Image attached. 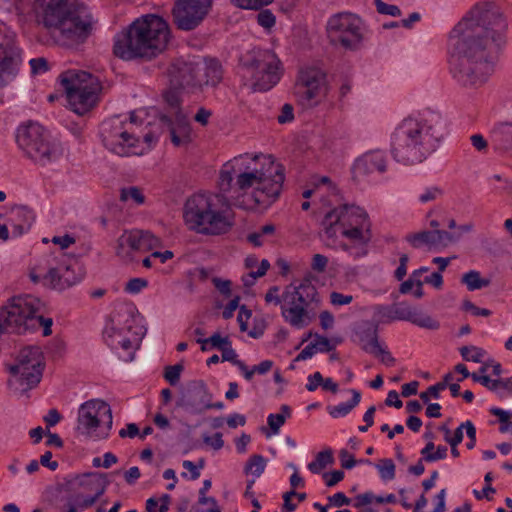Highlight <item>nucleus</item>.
<instances>
[{
  "instance_id": "37998d69",
  "label": "nucleus",
  "mask_w": 512,
  "mask_h": 512,
  "mask_svg": "<svg viewBox=\"0 0 512 512\" xmlns=\"http://www.w3.org/2000/svg\"><path fill=\"white\" fill-rule=\"evenodd\" d=\"M266 460L263 456L254 454L247 461L244 467L245 474H253L256 477H259L265 470Z\"/></svg>"
},
{
  "instance_id": "bb28decb",
  "label": "nucleus",
  "mask_w": 512,
  "mask_h": 512,
  "mask_svg": "<svg viewBox=\"0 0 512 512\" xmlns=\"http://www.w3.org/2000/svg\"><path fill=\"white\" fill-rule=\"evenodd\" d=\"M355 337L361 349L371 354L380 345L378 337V324L362 321L355 328Z\"/></svg>"
},
{
  "instance_id": "39448f33",
  "label": "nucleus",
  "mask_w": 512,
  "mask_h": 512,
  "mask_svg": "<svg viewBox=\"0 0 512 512\" xmlns=\"http://www.w3.org/2000/svg\"><path fill=\"white\" fill-rule=\"evenodd\" d=\"M279 287L272 286L265 295L267 303L281 304V315L293 328L303 329L314 319L313 305L320 302L319 293L311 280L304 279L298 285L290 284L279 295Z\"/></svg>"
},
{
  "instance_id": "ddd939ff",
  "label": "nucleus",
  "mask_w": 512,
  "mask_h": 512,
  "mask_svg": "<svg viewBox=\"0 0 512 512\" xmlns=\"http://www.w3.org/2000/svg\"><path fill=\"white\" fill-rule=\"evenodd\" d=\"M330 90L327 75L316 67H308L299 72L295 85L297 102L305 109L318 106Z\"/></svg>"
},
{
  "instance_id": "f704fd0d",
  "label": "nucleus",
  "mask_w": 512,
  "mask_h": 512,
  "mask_svg": "<svg viewBox=\"0 0 512 512\" xmlns=\"http://www.w3.org/2000/svg\"><path fill=\"white\" fill-rule=\"evenodd\" d=\"M235 166H237V164L234 163L233 159L227 162L220 171L219 187L221 191L225 193L231 191L232 189L235 190L233 183V179L235 177Z\"/></svg>"
},
{
  "instance_id": "680f3d73",
  "label": "nucleus",
  "mask_w": 512,
  "mask_h": 512,
  "mask_svg": "<svg viewBox=\"0 0 512 512\" xmlns=\"http://www.w3.org/2000/svg\"><path fill=\"white\" fill-rule=\"evenodd\" d=\"M463 309L465 311H470L472 312L473 315L475 316H484V317H488L491 315V311L486 309V308H479L477 307L476 305H474L471 301L469 300H465L463 302Z\"/></svg>"
},
{
  "instance_id": "bf43d9fd",
  "label": "nucleus",
  "mask_w": 512,
  "mask_h": 512,
  "mask_svg": "<svg viewBox=\"0 0 512 512\" xmlns=\"http://www.w3.org/2000/svg\"><path fill=\"white\" fill-rule=\"evenodd\" d=\"M294 109L291 104H284L281 108L277 120L280 124L291 122L294 119Z\"/></svg>"
},
{
  "instance_id": "a19ab883",
  "label": "nucleus",
  "mask_w": 512,
  "mask_h": 512,
  "mask_svg": "<svg viewBox=\"0 0 512 512\" xmlns=\"http://www.w3.org/2000/svg\"><path fill=\"white\" fill-rule=\"evenodd\" d=\"M204 73L202 77L204 79L203 85H217L222 79L221 67L217 62H213L210 65L203 67Z\"/></svg>"
},
{
  "instance_id": "c85d7f7f",
  "label": "nucleus",
  "mask_w": 512,
  "mask_h": 512,
  "mask_svg": "<svg viewBox=\"0 0 512 512\" xmlns=\"http://www.w3.org/2000/svg\"><path fill=\"white\" fill-rule=\"evenodd\" d=\"M70 489L83 488L86 491H99V488L103 486V493L108 485V480L105 474L99 473H86L75 477L68 482Z\"/></svg>"
},
{
  "instance_id": "6e6552de",
  "label": "nucleus",
  "mask_w": 512,
  "mask_h": 512,
  "mask_svg": "<svg viewBox=\"0 0 512 512\" xmlns=\"http://www.w3.org/2000/svg\"><path fill=\"white\" fill-rule=\"evenodd\" d=\"M63 87L72 111L84 115L96 106L102 90L99 79L85 71L68 70L60 74Z\"/></svg>"
},
{
  "instance_id": "4be33fe9",
  "label": "nucleus",
  "mask_w": 512,
  "mask_h": 512,
  "mask_svg": "<svg viewBox=\"0 0 512 512\" xmlns=\"http://www.w3.org/2000/svg\"><path fill=\"white\" fill-rule=\"evenodd\" d=\"M209 391L203 381H194L188 390L176 401V406L191 414H202L206 411Z\"/></svg>"
},
{
  "instance_id": "774afa93",
  "label": "nucleus",
  "mask_w": 512,
  "mask_h": 512,
  "mask_svg": "<svg viewBox=\"0 0 512 512\" xmlns=\"http://www.w3.org/2000/svg\"><path fill=\"white\" fill-rule=\"evenodd\" d=\"M353 300L352 295H344L339 292H332L330 294V301L333 305L341 306V305H347L350 304Z\"/></svg>"
},
{
  "instance_id": "e2e57ef3",
  "label": "nucleus",
  "mask_w": 512,
  "mask_h": 512,
  "mask_svg": "<svg viewBox=\"0 0 512 512\" xmlns=\"http://www.w3.org/2000/svg\"><path fill=\"white\" fill-rule=\"evenodd\" d=\"M222 352V361H228L232 364L237 366V362H240L241 360L238 359V355L236 351L232 348V343L227 344L223 347L221 350Z\"/></svg>"
},
{
  "instance_id": "5fc2aeb1",
  "label": "nucleus",
  "mask_w": 512,
  "mask_h": 512,
  "mask_svg": "<svg viewBox=\"0 0 512 512\" xmlns=\"http://www.w3.org/2000/svg\"><path fill=\"white\" fill-rule=\"evenodd\" d=\"M375 317L378 322H391L392 319V307L389 305H377L375 307Z\"/></svg>"
},
{
  "instance_id": "393cba45",
  "label": "nucleus",
  "mask_w": 512,
  "mask_h": 512,
  "mask_svg": "<svg viewBox=\"0 0 512 512\" xmlns=\"http://www.w3.org/2000/svg\"><path fill=\"white\" fill-rule=\"evenodd\" d=\"M21 62V50L14 42L8 41L0 44V76L3 74H16ZM3 85L4 81L2 77H0V88Z\"/></svg>"
},
{
  "instance_id": "de8ad7c7",
  "label": "nucleus",
  "mask_w": 512,
  "mask_h": 512,
  "mask_svg": "<svg viewBox=\"0 0 512 512\" xmlns=\"http://www.w3.org/2000/svg\"><path fill=\"white\" fill-rule=\"evenodd\" d=\"M231 3L241 9L258 10L265 5L271 4L274 0H230Z\"/></svg>"
},
{
  "instance_id": "0eeeda50",
  "label": "nucleus",
  "mask_w": 512,
  "mask_h": 512,
  "mask_svg": "<svg viewBox=\"0 0 512 512\" xmlns=\"http://www.w3.org/2000/svg\"><path fill=\"white\" fill-rule=\"evenodd\" d=\"M219 198L196 194L186 201L184 219L191 230L205 235H221L230 231L234 223L229 214L216 208L215 200Z\"/></svg>"
},
{
  "instance_id": "4d7b16f0",
  "label": "nucleus",
  "mask_w": 512,
  "mask_h": 512,
  "mask_svg": "<svg viewBox=\"0 0 512 512\" xmlns=\"http://www.w3.org/2000/svg\"><path fill=\"white\" fill-rule=\"evenodd\" d=\"M147 284L148 282L143 278H132L126 283L125 291L131 294H136L145 288Z\"/></svg>"
},
{
  "instance_id": "b1692460",
  "label": "nucleus",
  "mask_w": 512,
  "mask_h": 512,
  "mask_svg": "<svg viewBox=\"0 0 512 512\" xmlns=\"http://www.w3.org/2000/svg\"><path fill=\"white\" fill-rule=\"evenodd\" d=\"M386 170V161L383 152L369 151L356 159L353 167V179L358 180L360 177L367 176L374 171L384 172Z\"/></svg>"
},
{
  "instance_id": "6ab92c4d",
  "label": "nucleus",
  "mask_w": 512,
  "mask_h": 512,
  "mask_svg": "<svg viewBox=\"0 0 512 512\" xmlns=\"http://www.w3.org/2000/svg\"><path fill=\"white\" fill-rule=\"evenodd\" d=\"M213 0H176L172 8L173 23L183 31L197 28L207 17Z\"/></svg>"
},
{
  "instance_id": "7ed1b4c3",
  "label": "nucleus",
  "mask_w": 512,
  "mask_h": 512,
  "mask_svg": "<svg viewBox=\"0 0 512 512\" xmlns=\"http://www.w3.org/2000/svg\"><path fill=\"white\" fill-rule=\"evenodd\" d=\"M443 137L440 122L406 118L392 134V156L404 165L419 164L436 151Z\"/></svg>"
},
{
  "instance_id": "79ce46f5",
  "label": "nucleus",
  "mask_w": 512,
  "mask_h": 512,
  "mask_svg": "<svg viewBox=\"0 0 512 512\" xmlns=\"http://www.w3.org/2000/svg\"><path fill=\"white\" fill-rule=\"evenodd\" d=\"M462 283L466 284L468 290L474 291L489 285L488 279H482L477 271H469L462 276Z\"/></svg>"
},
{
  "instance_id": "e433bc0d",
  "label": "nucleus",
  "mask_w": 512,
  "mask_h": 512,
  "mask_svg": "<svg viewBox=\"0 0 512 512\" xmlns=\"http://www.w3.org/2000/svg\"><path fill=\"white\" fill-rule=\"evenodd\" d=\"M334 462L333 453L331 449H326L324 451L319 452L316 455L314 461L308 464V469L314 473H320L326 466L332 464Z\"/></svg>"
},
{
  "instance_id": "2f4dec72",
  "label": "nucleus",
  "mask_w": 512,
  "mask_h": 512,
  "mask_svg": "<svg viewBox=\"0 0 512 512\" xmlns=\"http://www.w3.org/2000/svg\"><path fill=\"white\" fill-rule=\"evenodd\" d=\"M136 236V251L148 252L161 246V240L149 231L133 229Z\"/></svg>"
},
{
  "instance_id": "aec40b11",
  "label": "nucleus",
  "mask_w": 512,
  "mask_h": 512,
  "mask_svg": "<svg viewBox=\"0 0 512 512\" xmlns=\"http://www.w3.org/2000/svg\"><path fill=\"white\" fill-rule=\"evenodd\" d=\"M203 66L193 61L177 59L170 68L171 85L184 88H198L203 85Z\"/></svg>"
},
{
  "instance_id": "6e6d98bb",
  "label": "nucleus",
  "mask_w": 512,
  "mask_h": 512,
  "mask_svg": "<svg viewBox=\"0 0 512 512\" xmlns=\"http://www.w3.org/2000/svg\"><path fill=\"white\" fill-rule=\"evenodd\" d=\"M371 354L380 358V361L387 366H393L395 364V358L386 348L382 347L381 344Z\"/></svg>"
},
{
  "instance_id": "f257e3e1",
  "label": "nucleus",
  "mask_w": 512,
  "mask_h": 512,
  "mask_svg": "<svg viewBox=\"0 0 512 512\" xmlns=\"http://www.w3.org/2000/svg\"><path fill=\"white\" fill-rule=\"evenodd\" d=\"M507 29L506 18L493 3L475 5L454 26L449 42L457 59L451 72L460 86L478 89L488 82L506 44Z\"/></svg>"
},
{
  "instance_id": "c9c22d12",
  "label": "nucleus",
  "mask_w": 512,
  "mask_h": 512,
  "mask_svg": "<svg viewBox=\"0 0 512 512\" xmlns=\"http://www.w3.org/2000/svg\"><path fill=\"white\" fill-rule=\"evenodd\" d=\"M196 342L201 345L203 352L208 351L211 348L222 350L227 344H231L228 336L222 337L219 332H215L209 338H197Z\"/></svg>"
},
{
  "instance_id": "5701e85b",
  "label": "nucleus",
  "mask_w": 512,
  "mask_h": 512,
  "mask_svg": "<svg viewBox=\"0 0 512 512\" xmlns=\"http://www.w3.org/2000/svg\"><path fill=\"white\" fill-rule=\"evenodd\" d=\"M405 240L414 248H420L425 245L429 249H435L446 247L448 244L455 242L456 237L445 230L434 229L408 234Z\"/></svg>"
},
{
  "instance_id": "f03ea898",
  "label": "nucleus",
  "mask_w": 512,
  "mask_h": 512,
  "mask_svg": "<svg viewBox=\"0 0 512 512\" xmlns=\"http://www.w3.org/2000/svg\"><path fill=\"white\" fill-rule=\"evenodd\" d=\"M169 38L167 22L157 15L147 14L133 21L126 30L115 36L113 53L126 61H148L167 48Z\"/></svg>"
},
{
  "instance_id": "473e14b6",
  "label": "nucleus",
  "mask_w": 512,
  "mask_h": 512,
  "mask_svg": "<svg viewBox=\"0 0 512 512\" xmlns=\"http://www.w3.org/2000/svg\"><path fill=\"white\" fill-rule=\"evenodd\" d=\"M352 398L350 401L346 403H340L335 406H329L328 413L333 418L344 417L348 415L359 403L361 400V393L358 390L351 389Z\"/></svg>"
},
{
  "instance_id": "72a5a7b5",
  "label": "nucleus",
  "mask_w": 512,
  "mask_h": 512,
  "mask_svg": "<svg viewBox=\"0 0 512 512\" xmlns=\"http://www.w3.org/2000/svg\"><path fill=\"white\" fill-rule=\"evenodd\" d=\"M319 385H322L324 390L330 391L333 394L338 392V384L331 378L324 379L320 372H315L308 377L306 389L310 392L315 391Z\"/></svg>"
},
{
  "instance_id": "20e7f679",
  "label": "nucleus",
  "mask_w": 512,
  "mask_h": 512,
  "mask_svg": "<svg viewBox=\"0 0 512 512\" xmlns=\"http://www.w3.org/2000/svg\"><path fill=\"white\" fill-rule=\"evenodd\" d=\"M260 155H239L234 158L235 190L246 191L256 185L254 198L256 203H264L266 199L276 200L282 190L284 182V168L280 164L270 162L267 169L258 167L257 160Z\"/></svg>"
},
{
  "instance_id": "4468645a",
  "label": "nucleus",
  "mask_w": 512,
  "mask_h": 512,
  "mask_svg": "<svg viewBox=\"0 0 512 512\" xmlns=\"http://www.w3.org/2000/svg\"><path fill=\"white\" fill-rule=\"evenodd\" d=\"M280 61L270 50H258L244 62L252 79L254 91H268L280 80Z\"/></svg>"
},
{
  "instance_id": "cd10ccee",
  "label": "nucleus",
  "mask_w": 512,
  "mask_h": 512,
  "mask_svg": "<svg viewBox=\"0 0 512 512\" xmlns=\"http://www.w3.org/2000/svg\"><path fill=\"white\" fill-rule=\"evenodd\" d=\"M493 149L501 154L512 156V123H500L490 132Z\"/></svg>"
},
{
  "instance_id": "a878e982",
  "label": "nucleus",
  "mask_w": 512,
  "mask_h": 512,
  "mask_svg": "<svg viewBox=\"0 0 512 512\" xmlns=\"http://www.w3.org/2000/svg\"><path fill=\"white\" fill-rule=\"evenodd\" d=\"M336 212V221H340V229L344 227L359 228L371 224L369 216L362 208L354 205H342L334 208Z\"/></svg>"
},
{
  "instance_id": "0e129e2a",
  "label": "nucleus",
  "mask_w": 512,
  "mask_h": 512,
  "mask_svg": "<svg viewBox=\"0 0 512 512\" xmlns=\"http://www.w3.org/2000/svg\"><path fill=\"white\" fill-rule=\"evenodd\" d=\"M203 441L205 444L211 446L214 450H220L224 446V441L222 439V434L217 432L212 437L211 436H203Z\"/></svg>"
},
{
  "instance_id": "3c124183",
  "label": "nucleus",
  "mask_w": 512,
  "mask_h": 512,
  "mask_svg": "<svg viewBox=\"0 0 512 512\" xmlns=\"http://www.w3.org/2000/svg\"><path fill=\"white\" fill-rule=\"evenodd\" d=\"M292 497H297L298 500L301 502L306 499V493H297L295 490L286 492L283 495V512H293L296 509V504L289 502V499Z\"/></svg>"
},
{
  "instance_id": "052dcab7",
  "label": "nucleus",
  "mask_w": 512,
  "mask_h": 512,
  "mask_svg": "<svg viewBox=\"0 0 512 512\" xmlns=\"http://www.w3.org/2000/svg\"><path fill=\"white\" fill-rule=\"evenodd\" d=\"M31 71L33 74L44 73L48 70V62L45 58H33L30 60Z\"/></svg>"
},
{
  "instance_id": "a18cd8bd",
  "label": "nucleus",
  "mask_w": 512,
  "mask_h": 512,
  "mask_svg": "<svg viewBox=\"0 0 512 512\" xmlns=\"http://www.w3.org/2000/svg\"><path fill=\"white\" fill-rule=\"evenodd\" d=\"M376 467L383 480H393L395 478V464L392 459H381Z\"/></svg>"
},
{
  "instance_id": "2eb2a0df",
  "label": "nucleus",
  "mask_w": 512,
  "mask_h": 512,
  "mask_svg": "<svg viewBox=\"0 0 512 512\" xmlns=\"http://www.w3.org/2000/svg\"><path fill=\"white\" fill-rule=\"evenodd\" d=\"M327 33L332 44L356 50L363 40L362 21L352 13L336 14L328 21Z\"/></svg>"
},
{
  "instance_id": "09e8293b",
  "label": "nucleus",
  "mask_w": 512,
  "mask_h": 512,
  "mask_svg": "<svg viewBox=\"0 0 512 512\" xmlns=\"http://www.w3.org/2000/svg\"><path fill=\"white\" fill-rule=\"evenodd\" d=\"M120 199L122 201H127L129 199L134 200L138 204L144 203V195L141 190L137 187H129L121 190Z\"/></svg>"
},
{
  "instance_id": "13d9d810",
  "label": "nucleus",
  "mask_w": 512,
  "mask_h": 512,
  "mask_svg": "<svg viewBox=\"0 0 512 512\" xmlns=\"http://www.w3.org/2000/svg\"><path fill=\"white\" fill-rule=\"evenodd\" d=\"M52 324L53 321L51 318H44L41 312L36 314V329L39 327H43V335L49 336L52 334Z\"/></svg>"
},
{
  "instance_id": "f3484780",
  "label": "nucleus",
  "mask_w": 512,
  "mask_h": 512,
  "mask_svg": "<svg viewBox=\"0 0 512 512\" xmlns=\"http://www.w3.org/2000/svg\"><path fill=\"white\" fill-rule=\"evenodd\" d=\"M180 87L172 86L164 93V99L168 106V113L160 117V121L167 126L171 142L179 147L190 141V126L180 103Z\"/></svg>"
},
{
  "instance_id": "412c9836",
  "label": "nucleus",
  "mask_w": 512,
  "mask_h": 512,
  "mask_svg": "<svg viewBox=\"0 0 512 512\" xmlns=\"http://www.w3.org/2000/svg\"><path fill=\"white\" fill-rule=\"evenodd\" d=\"M372 224L364 227L352 228L344 227L341 234L347 239V242L340 244L342 250L347 252L354 259H359L368 255L369 243L372 240Z\"/></svg>"
},
{
  "instance_id": "4c0bfd02",
  "label": "nucleus",
  "mask_w": 512,
  "mask_h": 512,
  "mask_svg": "<svg viewBox=\"0 0 512 512\" xmlns=\"http://www.w3.org/2000/svg\"><path fill=\"white\" fill-rule=\"evenodd\" d=\"M336 212L334 209L329 211L322 220V226L325 236L332 243H335L337 236V228H340V221H336Z\"/></svg>"
},
{
  "instance_id": "8fccbe9b",
  "label": "nucleus",
  "mask_w": 512,
  "mask_h": 512,
  "mask_svg": "<svg viewBox=\"0 0 512 512\" xmlns=\"http://www.w3.org/2000/svg\"><path fill=\"white\" fill-rule=\"evenodd\" d=\"M376 10L380 14L398 17L401 15V10L398 6L387 4L382 0H375Z\"/></svg>"
},
{
  "instance_id": "864d4df0",
  "label": "nucleus",
  "mask_w": 512,
  "mask_h": 512,
  "mask_svg": "<svg viewBox=\"0 0 512 512\" xmlns=\"http://www.w3.org/2000/svg\"><path fill=\"white\" fill-rule=\"evenodd\" d=\"M445 389V384H434L430 386L426 391L420 393V398L424 403H429L430 398L433 397L438 399L440 392Z\"/></svg>"
},
{
  "instance_id": "9d476101",
  "label": "nucleus",
  "mask_w": 512,
  "mask_h": 512,
  "mask_svg": "<svg viewBox=\"0 0 512 512\" xmlns=\"http://www.w3.org/2000/svg\"><path fill=\"white\" fill-rule=\"evenodd\" d=\"M43 303L31 294L10 298L0 312V334L10 331L17 334L36 330V314Z\"/></svg>"
},
{
  "instance_id": "a211bd4d",
  "label": "nucleus",
  "mask_w": 512,
  "mask_h": 512,
  "mask_svg": "<svg viewBox=\"0 0 512 512\" xmlns=\"http://www.w3.org/2000/svg\"><path fill=\"white\" fill-rule=\"evenodd\" d=\"M55 264H51L48 272L43 276L44 284L54 290L62 291L79 283L83 273L75 258L59 252L54 257Z\"/></svg>"
},
{
  "instance_id": "423d86ee",
  "label": "nucleus",
  "mask_w": 512,
  "mask_h": 512,
  "mask_svg": "<svg viewBox=\"0 0 512 512\" xmlns=\"http://www.w3.org/2000/svg\"><path fill=\"white\" fill-rule=\"evenodd\" d=\"M43 23L57 29L65 39L82 43L91 34L94 21L83 3L49 0L43 10Z\"/></svg>"
},
{
  "instance_id": "c756f323",
  "label": "nucleus",
  "mask_w": 512,
  "mask_h": 512,
  "mask_svg": "<svg viewBox=\"0 0 512 512\" xmlns=\"http://www.w3.org/2000/svg\"><path fill=\"white\" fill-rule=\"evenodd\" d=\"M401 314H404L408 318H404V321H409L421 328L430 330H437L439 328V322L434 320L428 315H423L415 308H412L405 302L398 303Z\"/></svg>"
},
{
  "instance_id": "ea45409f",
  "label": "nucleus",
  "mask_w": 512,
  "mask_h": 512,
  "mask_svg": "<svg viewBox=\"0 0 512 512\" xmlns=\"http://www.w3.org/2000/svg\"><path fill=\"white\" fill-rule=\"evenodd\" d=\"M16 214L18 218H22L25 220L24 224H13L12 234L13 236H21L26 231H28L32 225L34 217L30 210L25 207H20L16 210Z\"/></svg>"
},
{
  "instance_id": "c03bdc74",
  "label": "nucleus",
  "mask_w": 512,
  "mask_h": 512,
  "mask_svg": "<svg viewBox=\"0 0 512 512\" xmlns=\"http://www.w3.org/2000/svg\"><path fill=\"white\" fill-rule=\"evenodd\" d=\"M460 354L465 361L480 363L485 355V351L479 347L470 345L461 347Z\"/></svg>"
},
{
  "instance_id": "69168bd1",
  "label": "nucleus",
  "mask_w": 512,
  "mask_h": 512,
  "mask_svg": "<svg viewBox=\"0 0 512 512\" xmlns=\"http://www.w3.org/2000/svg\"><path fill=\"white\" fill-rule=\"evenodd\" d=\"M323 478L326 480V485L328 487H333L343 480L344 472L341 470H335L330 473H324Z\"/></svg>"
},
{
  "instance_id": "7c9ffc66",
  "label": "nucleus",
  "mask_w": 512,
  "mask_h": 512,
  "mask_svg": "<svg viewBox=\"0 0 512 512\" xmlns=\"http://www.w3.org/2000/svg\"><path fill=\"white\" fill-rule=\"evenodd\" d=\"M136 236L133 235L132 230H126L122 233V235L117 239L116 244V255L120 257L125 262L132 261V252L136 251Z\"/></svg>"
},
{
  "instance_id": "58836bf2",
  "label": "nucleus",
  "mask_w": 512,
  "mask_h": 512,
  "mask_svg": "<svg viewBox=\"0 0 512 512\" xmlns=\"http://www.w3.org/2000/svg\"><path fill=\"white\" fill-rule=\"evenodd\" d=\"M291 416V409L288 405L283 404L280 407V413L270 414L267 418L268 425L273 434H277L286 419Z\"/></svg>"
},
{
  "instance_id": "1a4fd4ad",
  "label": "nucleus",
  "mask_w": 512,
  "mask_h": 512,
  "mask_svg": "<svg viewBox=\"0 0 512 512\" xmlns=\"http://www.w3.org/2000/svg\"><path fill=\"white\" fill-rule=\"evenodd\" d=\"M10 373L8 388L17 395H23L35 388L41 381L45 367L43 352L38 346L21 349L14 364L6 366Z\"/></svg>"
},
{
  "instance_id": "f8f14e48",
  "label": "nucleus",
  "mask_w": 512,
  "mask_h": 512,
  "mask_svg": "<svg viewBox=\"0 0 512 512\" xmlns=\"http://www.w3.org/2000/svg\"><path fill=\"white\" fill-rule=\"evenodd\" d=\"M113 425L112 411L101 399H90L78 409L76 432L93 440L105 439Z\"/></svg>"
},
{
  "instance_id": "603ef678",
  "label": "nucleus",
  "mask_w": 512,
  "mask_h": 512,
  "mask_svg": "<svg viewBox=\"0 0 512 512\" xmlns=\"http://www.w3.org/2000/svg\"><path fill=\"white\" fill-rule=\"evenodd\" d=\"M275 16L270 10H261L257 14V22L265 29H270L275 25Z\"/></svg>"
},
{
  "instance_id": "338daca9",
  "label": "nucleus",
  "mask_w": 512,
  "mask_h": 512,
  "mask_svg": "<svg viewBox=\"0 0 512 512\" xmlns=\"http://www.w3.org/2000/svg\"><path fill=\"white\" fill-rule=\"evenodd\" d=\"M443 194V191L438 187H431L426 189V191L420 195L419 200L422 203H426L429 201H433L437 199L439 196Z\"/></svg>"
},
{
  "instance_id": "dca6fc26",
  "label": "nucleus",
  "mask_w": 512,
  "mask_h": 512,
  "mask_svg": "<svg viewBox=\"0 0 512 512\" xmlns=\"http://www.w3.org/2000/svg\"><path fill=\"white\" fill-rule=\"evenodd\" d=\"M100 136L103 145L119 156L137 154L133 149L139 139L129 130L127 123L119 116L111 117L102 122Z\"/></svg>"
},
{
  "instance_id": "9b49d317",
  "label": "nucleus",
  "mask_w": 512,
  "mask_h": 512,
  "mask_svg": "<svg viewBox=\"0 0 512 512\" xmlns=\"http://www.w3.org/2000/svg\"><path fill=\"white\" fill-rule=\"evenodd\" d=\"M16 141L25 155L41 166L58 160L62 155L60 146L49 141L44 128L38 123L20 126Z\"/></svg>"
},
{
  "instance_id": "49530a36",
  "label": "nucleus",
  "mask_w": 512,
  "mask_h": 512,
  "mask_svg": "<svg viewBox=\"0 0 512 512\" xmlns=\"http://www.w3.org/2000/svg\"><path fill=\"white\" fill-rule=\"evenodd\" d=\"M183 370L184 366L181 363L167 366L164 371V378L170 385L175 386L179 383L180 375Z\"/></svg>"
}]
</instances>
